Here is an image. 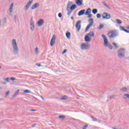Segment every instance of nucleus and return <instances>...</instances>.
<instances>
[{
	"label": "nucleus",
	"mask_w": 129,
	"mask_h": 129,
	"mask_svg": "<svg viewBox=\"0 0 129 129\" xmlns=\"http://www.w3.org/2000/svg\"><path fill=\"white\" fill-rule=\"evenodd\" d=\"M12 47L14 55H18L19 54V48L16 39L12 40Z\"/></svg>",
	"instance_id": "obj_1"
},
{
	"label": "nucleus",
	"mask_w": 129,
	"mask_h": 129,
	"mask_svg": "<svg viewBox=\"0 0 129 129\" xmlns=\"http://www.w3.org/2000/svg\"><path fill=\"white\" fill-rule=\"evenodd\" d=\"M102 37L104 40V45L105 47H108L110 50H112V49H113V47H112V45L110 44V43H108V40H107V38H106L105 35L102 34Z\"/></svg>",
	"instance_id": "obj_2"
},
{
	"label": "nucleus",
	"mask_w": 129,
	"mask_h": 129,
	"mask_svg": "<svg viewBox=\"0 0 129 129\" xmlns=\"http://www.w3.org/2000/svg\"><path fill=\"white\" fill-rule=\"evenodd\" d=\"M125 55V49L121 48L118 51V57L119 58H123Z\"/></svg>",
	"instance_id": "obj_3"
},
{
	"label": "nucleus",
	"mask_w": 129,
	"mask_h": 129,
	"mask_svg": "<svg viewBox=\"0 0 129 129\" xmlns=\"http://www.w3.org/2000/svg\"><path fill=\"white\" fill-rule=\"evenodd\" d=\"M108 36L110 38H115V37H117V36H118V33H117L116 30H113L108 33Z\"/></svg>",
	"instance_id": "obj_4"
},
{
	"label": "nucleus",
	"mask_w": 129,
	"mask_h": 129,
	"mask_svg": "<svg viewBox=\"0 0 129 129\" xmlns=\"http://www.w3.org/2000/svg\"><path fill=\"white\" fill-rule=\"evenodd\" d=\"M90 48V44L84 43L81 44V49L82 50H88Z\"/></svg>",
	"instance_id": "obj_5"
},
{
	"label": "nucleus",
	"mask_w": 129,
	"mask_h": 129,
	"mask_svg": "<svg viewBox=\"0 0 129 129\" xmlns=\"http://www.w3.org/2000/svg\"><path fill=\"white\" fill-rule=\"evenodd\" d=\"M103 19H105L106 20H109L110 18H111V16H110V14L107 13H103L102 15Z\"/></svg>",
	"instance_id": "obj_6"
},
{
	"label": "nucleus",
	"mask_w": 129,
	"mask_h": 129,
	"mask_svg": "<svg viewBox=\"0 0 129 129\" xmlns=\"http://www.w3.org/2000/svg\"><path fill=\"white\" fill-rule=\"evenodd\" d=\"M32 3H33V0H30L26 5L25 8L24 9L25 12H27L28 10H29V8H30V6L32 5Z\"/></svg>",
	"instance_id": "obj_7"
},
{
	"label": "nucleus",
	"mask_w": 129,
	"mask_h": 129,
	"mask_svg": "<svg viewBox=\"0 0 129 129\" xmlns=\"http://www.w3.org/2000/svg\"><path fill=\"white\" fill-rule=\"evenodd\" d=\"M76 28L78 30V32L80 31L81 29V21H78L77 23L76 24Z\"/></svg>",
	"instance_id": "obj_8"
},
{
	"label": "nucleus",
	"mask_w": 129,
	"mask_h": 129,
	"mask_svg": "<svg viewBox=\"0 0 129 129\" xmlns=\"http://www.w3.org/2000/svg\"><path fill=\"white\" fill-rule=\"evenodd\" d=\"M30 30H31L32 31H34V29H35V24H34V21H33V18L31 19L30 20Z\"/></svg>",
	"instance_id": "obj_9"
},
{
	"label": "nucleus",
	"mask_w": 129,
	"mask_h": 129,
	"mask_svg": "<svg viewBox=\"0 0 129 129\" xmlns=\"http://www.w3.org/2000/svg\"><path fill=\"white\" fill-rule=\"evenodd\" d=\"M55 40H56V36L55 35H53L50 40V46H51V47H53V46H54V44H55Z\"/></svg>",
	"instance_id": "obj_10"
},
{
	"label": "nucleus",
	"mask_w": 129,
	"mask_h": 129,
	"mask_svg": "<svg viewBox=\"0 0 129 129\" xmlns=\"http://www.w3.org/2000/svg\"><path fill=\"white\" fill-rule=\"evenodd\" d=\"M76 4L79 7H81V6H82V4H83V0H76Z\"/></svg>",
	"instance_id": "obj_11"
},
{
	"label": "nucleus",
	"mask_w": 129,
	"mask_h": 129,
	"mask_svg": "<svg viewBox=\"0 0 129 129\" xmlns=\"http://www.w3.org/2000/svg\"><path fill=\"white\" fill-rule=\"evenodd\" d=\"M44 24V20L40 19L37 22V26L38 27H41Z\"/></svg>",
	"instance_id": "obj_12"
},
{
	"label": "nucleus",
	"mask_w": 129,
	"mask_h": 129,
	"mask_svg": "<svg viewBox=\"0 0 129 129\" xmlns=\"http://www.w3.org/2000/svg\"><path fill=\"white\" fill-rule=\"evenodd\" d=\"M40 7V4L38 3H35L33 6L31 7V10H35V9H37V8Z\"/></svg>",
	"instance_id": "obj_13"
},
{
	"label": "nucleus",
	"mask_w": 129,
	"mask_h": 129,
	"mask_svg": "<svg viewBox=\"0 0 129 129\" xmlns=\"http://www.w3.org/2000/svg\"><path fill=\"white\" fill-rule=\"evenodd\" d=\"M72 2H69L68 4H67V11H68V12H69V10H70V8L71 7V6H72Z\"/></svg>",
	"instance_id": "obj_14"
},
{
	"label": "nucleus",
	"mask_w": 129,
	"mask_h": 129,
	"mask_svg": "<svg viewBox=\"0 0 129 129\" xmlns=\"http://www.w3.org/2000/svg\"><path fill=\"white\" fill-rule=\"evenodd\" d=\"M14 9V3H12L9 8L10 15L13 13V10Z\"/></svg>",
	"instance_id": "obj_15"
},
{
	"label": "nucleus",
	"mask_w": 129,
	"mask_h": 129,
	"mask_svg": "<svg viewBox=\"0 0 129 129\" xmlns=\"http://www.w3.org/2000/svg\"><path fill=\"white\" fill-rule=\"evenodd\" d=\"M84 14H85V10H82L78 13V16L79 17H81V16H83Z\"/></svg>",
	"instance_id": "obj_16"
},
{
	"label": "nucleus",
	"mask_w": 129,
	"mask_h": 129,
	"mask_svg": "<svg viewBox=\"0 0 129 129\" xmlns=\"http://www.w3.org/2000/svg\"><path fill=\"white\" fill-rule=\"evenodd\" d=\"M91 13V9L88 8L86 12L85 13V15L86 16H87V15H89V14H90Z\"/></svg>",
	"instance_id": "obj_17"
},
{
	"label": "nucleus",
	"mask_w": 129,
	"mask_h": 129,
	"mask_svg": "<svg viewBox=\"0 0 129 129\" xmlns=\"http://www.w3.org/2000/svg\"><path fill=\"white\" fill-rule=\"evenodd\" d=\"M85 42H90V38L89 37L88 34H87V35L85 37Z\"/></svg>",
	"instance_id": "obj_18"
},
{
	"label": "nucleus",
	"mask_w": 129,
	"mask_h": 129,
	"mask_svg": "<svg viewBox=\"0 0 129 129\" xmlns=\"http://www.w3.org/2000/svg\"><path fill=\"white\" fill-rule=\"evenodd\" d=\"M76 8H77V6H76V5L74 4L72 6H71L70 9L71 11H74V10H75V9H76Z\"/></svg>",
	"instance_id": "obj_19"
},
{
	"label": "nucleus",
	"mask_w": 129,
	"mask_h": 129,
	"mask_svg": "<svg viewBox=\"0 0 129 129\" xmlns=\"http://www.w3.org/2000/svg\"><path fill=\"white\" fill-rule=\"evenodd\" d=\"M95 33L93 31H91L88 34V36L89 37H94Z\"/></svg>",
	"instance_id": "obj_20"
},
{
	"label": "nucleus",
	"mask_w": 129,
	"mask_h": 129,
	"mask_svg": "<svg viewBox=\"0 0 129 129\" xmlns=\"http://www.w3.org/2000/svg\"><path fill=\"white\" fill-rule=\"evenodd\" d=\"M20 91V90H18L17 91H16L14 94L13 96V97H16V96H17V95H19V92Z\"/></svg>",
	"instance_id": "obj_21"
},
{
	"label": "nucleus",
	"mask_w": 129,
	"mask_h": 129,
	"mask_svg": "<svg viewBox=\"0 0 129 129\" xmlns=\"http://www.w3.org/2000/svg\"><path fill=\"white\" fill-rule=\"evenodd\" d=\"M112 45L113 46L114 49H117V48H118V46H117V44H116V43L113 42Z\"/></svg>",
	"instance_id": "obj_22"
},
{
	"label": "nucleus",
	"mask_w": 129,
	"mask_h": 129,
	"mask_svg": "<svg viewBox=\"0 0 129 129\" xmlns=\"http://www.w3.org/2000/svg\"><path fill=\"white\" fill-rule=\"evenodd\" d=\"M66 37L68 38V39L70 38V36H71V33L70 32H68V33H66Z\"/></svg>",
	"instance_id": "obj_23"
},
{
	"label": "nucleus",
	"mask_w": 129,
	"mask_h": 129,
	"mask_svg": "<svg viewBox=\"0 0 129 129\" xmlns=\"http://www.w3.org/2000/svg\"><path fill=\"white\" fill-rule=\"evenodd\" d=\"M97 12L98 11H97V9H94L92 10V13L93 14H94V15H96V14H97Z\"/></svg>",
	"instance_id": "obj_24"
},
{
	"label": "nucleus",
	"mask_w": 129,
	"mask_h": 129,
	"mask_svg": "<svg viewBox=\"0 0 129 129\" xmlns=\"http://www.w3.org/2000/svg\"><path fill=\"white\" fill-rule=\"evenodd\" d=\"M127 90V88L124 87L121 89V91H122V92H126Z\"/></svg>",
	"instance_id": "obj_25"
},
{
	"label": "nucleus",
	"mask_w": 129,
	"mask_h": 129,
	"mask_svg": "<svg viewBox=\"0 0 129 129\" xmlns=\"http://www.w3.org/2000/svg\"><path fill=\"white\" fill-rule=\"evenodd\" d=\"M89 22L90 23V24L93 25V18H90L89 20Z\"/></svg>",
	"instance_id": "obj_26"
},
{
	"label": "nucleus",
	"mask_w": 129,
	"mask_h": 129,
	"mask_svg": "<svg viewBox=\"0 0 129 129\" xmlns=\"http://www.w3.org/2000/svg\"><path fill=\"white\" fill-rule=\"evenodd\" d=\"M91 26H92V24H90V23L89 24L87 25V27H86V31H87V30H89V29L91 27Z\"/></svg>",
	"instance_id": "obj_27"
},
{
	"label": "nucleus",
	"mask_w": 129,
	"mask_h": 129,
	"mask_svg": "<svg viewBox=\"0 0 129 129\" xmlns=\"http://www.w3.org/2000/svg\"><path fill=\"white\" fill-rule=\"evenodd\" d=\"M68 99V97H67V96H63L61 98V99H62V100H65Z\"/></svg>",
	"instance_id": "obj_28"
},
{
	"label": "nucleus",
	"mask_w": 129,
	"mask_h": 129,
	"mask_svg": "<svg viewBox=\"0 0 129 129\" xmlns=\"http://www.w3.org/2000/svg\"><path fill=\"white\" fill-rule=\"evenodd\" d=\"M104 27V25L103 24H100L98 28V30H101V29H102Z\"/></svg>",
	"instance_id": "obj_29"
},
{
	"label": "nucleus",
	"mask_w": 129,
	"mask_h": 129,
	"mask_svg": "<svg viewBox=\"0 0 129 129\" xmlns=\"http://www.w3.org/2000/svg\"><path fill=\"white\" fill-rule=\"evenodd\" d=\"M116 22L117 23V24H122V22L121 21V20H119V19H116Z\"/></svg>",
	"instance_id": "obj_30"
},
{
	"label": "nucleus",
	"mask_w": 129,
	"mask_h": 129,
	"mask_svg": "<svg viewBox=\"0 0 129 129\" xmlns=\"http://www.w3.org/2000/svg\"><path fill=\"white\" fill-rule=\"evenodd\" d=\"M35 53L36 55H38V54H39V49L38 48V47H36L35 48Z\"/></svg>",
	"instance_id": "obj_31"
},
{
	"label": "nucleus",
	"mask_w": 129,
	"mask_h": 129,
	"mask_svg": "<svg viewBox=\"0 0 129 129\" xmlns=\"http://www.w3.org/2000/svg\"><path fill=\"white\" fill-rule=\"evenodd\" d=\"M24 93H30L31 91L30 90H26L24 91Z\"/></svg>",
	"instance_id": "obj_32"
},
{
	"label": "nucleus",
	"mask_w": 129,
	"mask_h": 129,
	"mask_svg": "<svg viewBox=\"0 0 129 129\" xmlns=\"http://www.w3.org/2000/svg\"><path fill=\"white\" fill-rule=\"evenodd\" d=\"M58 117L60 118V119H64V118H65V116L59 115Z\"/></svg>",
	"instance_id": "obj_33"
},
{
	"label": "nucleus",
	"mask_w": 129,
	"mask_h": 129,
	"mask_svg": "<svg viewBox=\"0 0 129 129\" xmlns=\"http://www.w3.org/2000/svg\"><path fill=\"white\" fill-rule=\"evenodd\" d=\"M120 31H123L124 32L125 29H124V27H123L122 26H120Z\"/></svg>",
	"instance_id": "obj_34"
},
{
	"label": "nucleus",
	"mask_w": 129,
	"mask_h": 129,
	"mask_svg": "<svg viewBox=\"0 0 129 129\" xmlns=\"http://www.w3.org/2000/svg\"><path fill=\"white\" fill-rule=\"evenodd\" d=\"M4 80H5V81H7V82H10V79L8 78L6 79H4Z\"/></svg>",
	"instance_id": "obj_35"
},
{
	"label": "nucleus",
	"mask_w": 129,
	"mask_h": 129,
	"mask_svg": "<svg viewBox=\"0 0 129 129\" xmlns=\"http://www.w3.org/2000/svg\"><path fill=\"white\" fill-rule=\"evenodd\" d=\"M92 118L93 119V121H97V118L92 116Z\"/></svg>",
	"instance_id": "obj_36"
},
{
	"label": "nucleus",
	"mask_w": 129,
	"mask_h": 129,
	"mask_svg": "<svg viewBox=\"0 0 129 129\" xmlns=\"http://www.w3.org/2000/svg\"><path fill=\"white\" fill-rule=\"evenodd\" d=\"M97 19H100V18H101V15H100V14H97Z\"/></svg>",
	"instance_id": "obj_37"
},
{
	"label": "nucleus",
	"mask_w": 129,
	"mask_h": 129,
	"mask_svg": "<svg viewBox=\"0 0 129 129\" xmlns=\"http://www.w3.org/2000/svg\"><path fill=\"white\" fill-rule=\"evenodd\" d=\"M124 96H125V97H126V98H127V99H129V94H126L124 95Z\"/></svg>",
	"instance_id": "obj_38"
},
{
	"label": "nucleus",
	"mask_w": 129,
	"mask_h": 129,
	"mask_svg": "<svg viewBox=\"0 0 129 129\" xmlns=\"http://www.w3.org/2000/svg\"><path fill=\"white\" fill-rule=\"evenodd\" d=\"M68 12L69 13H68V16H70V15H71V13H72V11L69 10V11Z\"/></svg>",
	"instance_id": "obj_39"
},
{
	"label": "nucleus",
	"mask_w": 129,
	"mask_h": 129,
	"mask_svg": "<svg viewBox=\"0 0 129 129\" xmlns=\"http://www.w3.org/2000/svg\"><path fill=\"white\" fill-rule=\"evenodd\" d=\"M10 79V80H12V81H15V80H16V79L14 77H11Z\"/></svg>",
	"instance_id": "obj_40"
},
{
	"label": "nucleus",
	"mask_w": 129,
	"mask_h": 129,
	"mask_svg": "<svg viewBox=\"0 0 129 129\" xmlns=\"http://www.w3.org/2000/svg\"><path fill=\"white\" fill-rule=\"evenodd\" d=\"M58 17L62 18V13H58Z\"/></svg>",
	"instance_id": "obj_41"
},
{
	"label": "nucleus",
	"mask_w": 129,
	"mask_h": 129,
	"mask_svg": "<svg viewBox=\"0 0 129 129\" xmlns=\"http://www.w3.org/2000/svg\"><path fill=\"white\" fill-rule=\"evenodd\" d=\"M88 127V125H85V126H84L83 129H86Z\"/></svg>",
	"instance_id": "obj_42"
},
{
	"label": "nucleus",
	"mask_w": 129,
	"mask_h": 129,
	"mask_svg": "<svg viewBox=\"0 0 129 129\" xmlns=\"http://www.w3.org/2000/svg\"><path fill=\"white\" fill-rule=\"evenodd\" d=\"M66 52H67V49H64L63 52H62V54H65V53H66Z\"/></svg>",
	"instance_id": "obj_43"
},
{
	"label": "nucleus",
	"mask_w": 129,
	"mask_h": 129,
	"mask_svg": "<svg viewBox=\"0 0 129 129\" xmlns=\"http://www.w3.org/2000/svg\"><path fill=\"white\" fill-rule=\"evenodd\" d=\"M14 20H15V23H17V21H16V20H17V16H16V15L14 16Z\"/></svg>",
	"instance_id": "obj_44"
},
{
	"label": "nucleus",
	"mask_w": 129,
	"mask_h": 129,
	"mask_svg": "<svg viewBox=\"0 0 129 129\" xmlns=\"http://www.w3.org/2000/svg\"><path fill=\"white\" fill-rule=\"evenodd\" d=\"M88 15V18H91V17H92V14H89Z\"/></svg>",
	"instance_id": "obj_45"
},
{
	"label": "nucleus",
	"mask_w": 129,
	"mask_h": 129,
	"mask_svg": "<svg viewBox=\"0 0 129 129\" xmlns=\"http://www.w3.org/2000/svg\"><path fill=\"white\" fill-rule=\"evenodd\" d=\"M113 97H114V96L112 95V96L109 97V99H112V98H113Z\"/></svg>",
	"instance_id": "obj_46"
},
{
	"label": "nucleus",
	"mask_w": 129,
	"mask_h": 129,
	"mask_svg": "<svg viewBox=\"0 0 129 129\" xmlns=\"http://www.w3.org/2000/svg\"><path fill=\"white\" fill-rule=\"evenodd\" d=\"M4 23H7V18H4Z\"/></svg>",
	"instance_id": "obj_47"
},
{
	"label": "nucleus",
	"mask_w": 129,
	"mask_h": 129,
	"mask_svg": "<svg viewBox=\"0 0 129 129\" xmlns=\"http://www.w3.org/2000/svg\"><path fill=\"white\" fill-rule=\"evenodd\" d=\"M9 94H10V92H9V91L7 92L6 93V96H8V95H9Z\"/></svg>",
	"instance_id": "obj_48"
},
{
	"label": "nucleus",
	"mask_w": 129,
	"mask_h": 129,
	"mask_svg": "<svg viewBox=\"0 0 129 129\" xmlns=\"http://www.w3.org/2000/svg\"><path fill=\"white\" fill-rule=\"evenodd\" d=\"M102 4L103 5V6H104L105 7L106 6V3L104 2H102Z\"/></svg>",
	"instance_id": "obj_49"
},
{
	"label": "nucleus",
	"mask_w": 129,
	"mask_h": 129,
	"mask_svg": "<svg viewBox=\"0 0 129 129\" xmlns=\"http://www.w3.org/2000/svg\"><path fill=\"white\" fill-rule=\"evenodd\" d=\"M36 65L38 66V67H41V64L36 63Z\"/></svg>",
	"instance_id": "obj_50"
},
{
	"label": "nucleus",
	"mask_w": 129,
	"mask_h": 129,
	"mask_svg": "<svg viewBox=\"0 0 129 129\" xmlns=\"http://www.w3.org/2000/svg\"><path fill=\"white\" fill-rule=\"evenodd\" d=\"M124 32H125V33H129V31L127 30H126V29H125V30L124 31Z\"/></svg>",
	"instance_id": "obj_51"
},
{
	"label": "nucleus",
	"mask_w": 129,
	"mask_h": 129,
	"mask_svg": "<svg viewBox=\"0 0 129 129\" xmlns=\"http://www.w3.org/2000/svg\"><path fill=\"white\" fill-rule=\"evenodd\" d=\"M105 7H106L107 8V9H110V7H109V6H108V5H106L105 6Z\"/></svg>",
	"instance_id": "obj_52"
},
{
	"label": "nucleus",
	"mask_w": 129,
	"mask_h": 129,
	"mask_svg": "<svg viewBox=\"0 0 129 129\" xmlns=\"http://www.w3.org/2000/svg\"><path fill=\"white\" fill-rule=\"evenodd\" d=\"M36 126V124H34L32 125V127H35Z\"/></svg>",
	"instance_id": "obj_53"
},
{
	"label": "nucleus",
	"mask_w": 129,
	"mask_h": 129,
	"mask_svg": "<svg viewBox=\"0 0 129 129\" xmlns=\"http://www.w3.org/2000/svg\"><path fill=\"white\" fill-rule=\"evenodd\" d=\"M31 111H36L35 109H31Z\"/></svg>",
	"instance_id": "obj_54"
},
{
	"label": "nucleus",
	"mask_w": 129,
	"mask_h": 129,
	"mask_svg": "<svg viewBox=\"0 0 129 129\" xmlns=\"http://www.w3.org/2000/svg\"><path fill=\"white\" fill-rule=\"evenodd\" d=\"M2 26V20L0 19V27Z\"/></svg>",
	"instance_id": "obj_55"
},
{
	"label": "nucleus",
	"mask_w": 129,
	"mask_h": 129,
	"mask_svg": "<svg viewBox=\"0 0 129 129\" xmlns=\"http://www.w3.org/2000/svg\"><path fill=\"white\" fill-rule=\"evenodd\" d=\"M71 20H74V18H73V17H71Z\"/></svg>",
	"instance_id": "obj_56"
},
{
	"label": "nucleus",
	"mask_w": 129,
	"mask_h": 129,
	"mask_svg": "<svg viewBox=\"0 0 129 129\" xmlns=\"http://www.w3.org/2000/svg\"><path fill=\"white\" fill-rule=\"evenodd\" d=\"M3 84L6 85V84H7V83L6 82H3Z\"/></svg>",
	"instance_id": "obj_57"
},
{
	"label": "nucleus",
	"mask_w": 129,
	"mask_h": 129,
	"mask_svg": "<svg viewBox=\"0 0 129 129\" xmlns=\"http://www.w3.org/2000/svg\"><path fill=\"white\" fill-rule=\"evenodd\" d=\"M127 29L129 30V26H127Z\"/></svg>",
	"instance_id": "obj_58"
},
{
	"label": "nucleus",
	"mask_w": 129,
	"mask_h": 129,
	"mask_svg": "<svg viewBox=\"0 0 129 129\" xmlns=\"http://www.w3.org/2000/svg\"><path fill=\"white\" fill-rule=\"evenodd\" d=\"M3 89V88L2 87H0V90Z\"/></svg>",
	"instance_id": "obj_59"
},
{
	"label": "nucleus",
	"mask_w": 129,
	"mask_h": 129,
	"mask_svg": "<svg viewBox=\"0 0 129 129\" xmlns=\"http://www.w3.org/2000/svg\"><path fill=\"white\" fill-rule=\"evenodd\" d=\"M2 69V66H0V70Z\"/></svg>",
	"instance_id": "obj_60"
},
{
	"label": "nucleus",
	"mask_w": 129,
	"mask_h": 129,
	"mask_svg": "<svg viewBox=\"0 0 129 129\" xmlns=\"http://www.w3.org/2000/svg\"><path fill=\"white\" fill-rule=\"evenodd\" d=\"M41 98L44 100V98H43V97H41Z\"/></svg>",
	"instance_id": "obj_61"
}]
</instances>
